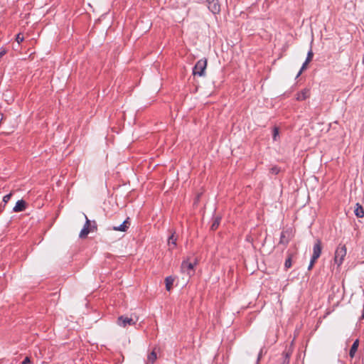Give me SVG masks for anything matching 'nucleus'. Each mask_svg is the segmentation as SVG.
<instances>
[{
	"label": "nucleus",
	"mask_w": 364,
	"mask_h": 364,
	"mask_svg": "<svg viewBox=\"0 0 364 364\" xmlns=\"http://www.w3.org/2000/svg\"><path fill=\"white\" fill-rule=\"evenodd\" d=\"M117 323L121 327H126L127 325L134 326L136 323L132 318H129L124 316H120L118 317Z\"/></svg>",
	"instance_id": "obj_4"
},
{
	"label": "nucleus",
	"mask_w": 364,
	"mask_h": 364,
	"mask_svg": "<svg viewBox=\"0 0 364 364\" xmlns=\"http://www.w3.org/2000/svg\"><path fill=\"white\" fill-rule=\"evenodd\" d=\"M281 364H289V354L288 353L283 354V360Z\"/></svg>",
	"instance_id": "obj_19"
},
{
	"label": "nucleus",
	"mask_w": 364,
	"mask_h": 364,
	"mask_svg": "<svg viewBox=\"0 0 364 364\" xmlns=\"http://www.w3.org/2000/svg\"><path fill=\"white\" fill-rule=\"evenodd\" d=\"M129 218L125 220L121 225L119 226H114L112 229L115 231H121V232H126L129 226L127 224H129Z\"/></svg>",
	"instance_id": "obj_11"
},
{
	"label": "nucleus",
	"mask_w": 364,
	"mask_h": 364,
	"mask_svg": "<svg viewBox=\"0 0 364 364\" xmlns=\"http://www.w3.org/2000/svg\"><path fill=\"white\" fill-rule=\"evenodd\" d=\"M321 251H322L321 241L318 239V240H316V242L314 245L313 254H312L311 258L317 260L319 258V257L321 256Z\"/></svg>",
	"instance_id": "obj_5"
},
{
	"label": "nucleus",
	"mask_w": 364,
	"mask_h": 364,
	"mask_svg": "<svg viewBox=\"0 0 364 364\" xmlns=\"http://www.w3.org/2000/svg\"><path fill=\"white\" fill-rule=\"evenodd\" d=\"M11 196H12L11 193L6 194V196H4L3 201L5 203H7L9 201V200L11 199Z\"/></svg>",
	"instance_id": "obj_24"
},
{
	"label": "nucleus",
	"mask_w": 364,
	"mask_h": 364,
	"mask_svg": "<svg viewBox=\"0 0 364 364\" xmlns=\"http://www.w3.org/2000/svg\"><path fill=\"white\" fill-rule=\"evenodd\" d=\"M303 70H301V69H300V70L299 71L297 75H296V78L299 77V76L302 73Z\"/></svg>",
	"instance_id": "obj_30"
},
{
	"label": "nucleus",
	"mask_w": 364,
	"mask_h": 364,
	"mask_svg": "<svg viewBox=\"0 0 364 364\" xmlns=\"http://www.w3.org/2000/svg\"><path fill=\"white\" fill-rule=\"evenodd\" d=\"M280 168L278 166H273L270 169V173L274 175H277L279 173Z\"/></svg>",
	"instance_id": "obj_20"
},
{
	"label": "nucleus",
	"mask_w": 364,
	"mask_h": 364,
	"mask_svg": "<svg viewBox=\"0 0 364 364\" xmlns=\"http://www.w3.org/2000/svg\"><path fill=\"white\" fill-rule=\"evenodd\" d=\"M220 221H221V217H220V216L215 217L213 220V223L210 226L211 230H217L220 225Z\"/></svg>",
	"instance_id": "obj_15"
},
{
	"label": "nucleus",
	"mask_w": 364,
	"mask_h": 364,
	"mask_svg": "<svg viewBox=\"0 0 364 364\" xmlns=\"http://www.w3.org/2000/svg\"><path fill=\"white\" fill-rule=\"evenodd\" d=\"M26 208V203L23 200H19L16 202L15 206L13 208V211L15 213L23 211Z\"/></svg>",
	"instance_id": "obj_10"
},
{
	"label": "nucleus",
	"mask_w": 364,
	"mask_h": 364,
	"mask_svg": "<svg viewBox=\"0 0 364 364\" xmlns=\"http://www.w3.org/2000/svg\"><path fill=\"white\" fill-rule=\"evenodd\" d=\"M346 254L347 248L346 245L340 243L336 249L333 258L334 262L337 264L338 267H340L343 263Z\"/></svg>",
	"instance_id": "obj_1"
},
{
	"label": "nucleus",
	"mask_w": 364,
	"mask_h": 364,
	"mask_svg": "<svg viewBox=\"0 0 364 364\" xmlns=\"http://www.w3.org/2000/svg\"><path fill=\"white\" fill-rule=\"evenodd\" d=\"M177 237L175 235V232H173L168 239V245L170 250H173L176 247Z\"/></svg>",
	"instance_id": "obj_12"
},
{
	"label": "nucleus",
	"mask_w": 364,
	"mask_h": 364,
	"mask_svg": "<svg viewBox=\"0 0 364 364\" xmlns=\"http://www.w3.org/2000/svg\"><path fill=\"white\" fill-rule=\"evenodd\" d=\"M207 67V60H199L193 69V74L194 75L203 76L205 74V70Z\"/></svg>",
	"instance_id": "obj_2"
},
{
	"label": "nucleus",
	"mask_w": 364,
	"mask_h": 364,
	"mask_svg": "<svg viewBox=\"0 0 364 364\" xmlns=\"http://www.w3.org/2000/svg\"><path fill=\"white\" fill-rule=\"evenodd\" d=\"M208 9L213 14H218L220 11V6L219 4L218 0H214V1L210 2V4L208 6Z\"/></svg>",
	"instance_id": "obj_8"
},
{
	"label": "nucleus",
	"mask_w": 364,
	"mask_h": 364,
	"mask_svg": "<svg viewBox=\"0 0 364 364\" xmlns=\"http://www.w3.org/2000/svg\"><path fill=\"white\" fill-rule=\"evenodd\" d=\"M31 363L29 357L26 356L23 360L21 362V364H30Z\"/></svg>",
	"instance_id": "obj_26"
},
{
	"label": "nucleus",
	"mask_w": 364,
	"mask_h": 364,
	"mask_svg": "<svg viewBox=\"0 0 364 364\" xmlns=\"http://www.w3.org/2000/svg\"><path fill=\"white\" fill-rule=\"evenodd\" d=\"M278 134H279V129L275 127L273 129V139L274 141L277 140V137Z\"/></svg>",
	"instance_id": "obj_23"
},
{
	"label": "nucleus",
	"mask_w": 364,
	"mask_h": 364,
	"mask_svg": "<svg viewBox=\"0 0 364 364\" xmlns=\"http://www.w3.org/2000/svg\"><path fill=\"white\" fill-rule=\"evenodd\" d=\"M197 262H190L188 260H183L181 265V270L183 273H186L188 275L191 276L194 274V267Z\"/></svg>",
	"instance_id": "obj_3"
},
{
	"label": "nucleus",
	"mask_w": 364,
	"mask_h": 364,
	"mask_svg": "<svg viewBox=\"0 0 364 364\" xmlns=\"http://www.w3.org/2000/svg\"><path fill=\"white\" fill-rule=\"evenodd\" d=\"M292 257H293V255L291 253L287 252V258L286 259L285 262H284V268L286 269H288L291 267Z\"/></svg>",
	"instance_id": "obj_18"
},
{
	"label": "nucleus",
	"mask_w": 364,
	"mask_h": 364,
	"mask_svg": "<svg viewBox=\"0 0 364 364\" xmlns=\"http://www.w3.org/2000/svg\"><path fill=\"white\" fill-rule=\"evenodd\" d=\"M291 231L289 230L282 231L280 235L279 243L287 245L291 239Z\"/></svg>",
	"instance_id": "obj_7"
},
{
	"label": "nucleus",
	"mask_w": 364,
	"mask_h": 364,
	"mask_svg": "<svg viewBox=\"0 0 364 364\" xmlns=\"http://www.w3.org/2000/svg\"><path fill=\"white\" fill-rule=\"evenodd\" d=\"M354 213L358 218H363L364 216L363 208L359 203H356Z\"/></svg>",
	"instance_id": "obj_14"
},
{
	"label": "nucleus",
	"mask_w": 364,
	"mask_h": 364,
	"mask_svg": "<svg viewBox=\"0 0 364 364\" xmlns=\"http://www.w3.org/2000/svg\"><path fill=\"white\" fill-rule=\"evenodd\" d=\"M313 56H314L313 51H312L311 49H310L309 51L307 53V56H306V60H307V62H310L312 60Z\"/></svg>",
	"instance_id": "obj_21"
},
{
	"label": "nucleus",
	"mask_w": 364,
	"mask_h": 364,
	"mask_svg": "<svg viewBox=\"0 0 364 364\" xmlns=\"http://www.w3.org/2000/svg\"><path fill=\"white\" fill-rule=\"evenodd\" d=\"M358 346H359V340L356 339L353 342V345L351 346V348L349 351V356L351 358H353L355 356V354L356 351L358 350Z\"/></svg>",
	"instance_id": "obj_13"
},
{
	"label": "nucleus",
	"mask_w": 364,
	"mask_h": 364,
	"mask_svg": "<svg viewBox=\"0 0 364 364\" xmlns=\"http://www.w3.org/2000/svg\"><path fill=\"white\" fill-rule=\"evenodd\" d=\"M173 282H174V278H173L171 276L167 277L165 279L166 289L167 291L171 290V289L172 288Z\"/></svg>",
	"instance_id": "obj_16"
},
{
	"label": "nucleus",
	"mask_w": 364,
	"mask_h": 364,
	"mask_svg": "<svg viewBox=\"0 0 364 364\" xmlns=\"http://www.w3.org/2000/svg\"><path fill=\"white\" fill-rule=\"evenodd\" d=\"M85 219H86V221H85V223L82 228V229L81 230L80 232V235H79V237L80 238H85L87 237V235L91 232L92 229H90V220L87 218V217L85 215Z\"/></svg>",
	"instance_id": "obj_6"
},
{
	"label": "nucleus",
	"mask_w": 364,
	"mask_h": 364,
	"mask_svg": "<svg viewBox=\"0 0 364 364\" xmlns=\"http://www.w3.org/2000/svg\"><path fill=\"white\" fill-rule=\"evenodd\" d=\"M261 356H262V350L259 352V355H258V358H257V362L258 363L261 358Z\"/></svg>",
	"instance_id": "obj_29"
},
{
	"label": "nucleus",
	"mask_w": 364,
	"mask_h": 364,
	"mask_svg": "<svg viewBox=\"0 0 364 364\" xmlns=\"http://www.w3.org/2000/svg\"><path fill=\"white\" fill-rule=\"evenodd\" d=\"M90 229H92L91 232L94 231L95 230H97V226L95 225L90 226Z\"/></svg>",
	"instance_id": "obj_28"
},
{
	"label": "nucleus",
	"mask_w": 364,
	"mask_h": 364,
	"mask_svg": "<svg viewBox=\"0 0 364 364\" xmlns=\"http://www.w3.org/2000/svg\"><path fill=\"white\" fill-rule=\"evenodd\" d=\"M309 63V62H307V60H305V62L303 63V65H302V66L301 68V70H305L306 68V66H307Z\"/></svg>",
	"instance_id": "obj_27"
},
{
	"label": "nucleus",
	"mask_w": 364,
	"mask_h": 364,
	"mask_svg": "<svg viewBox=\"0 0 364 364\" xmlns=\"http://www.w3.org/2000/svg\"><path fill=\"white\" fill-rule=\"evenodd\" d=\"M310 96V90L309 89L305 88L303 89L301 92H298L296 96V100L297 101H303L309 97Z\"/></svg>",
	"instance_id": "obj_9"
},
{
	"label": "nucleus",
	"mask_w": 364,
	"mask_h": 364,
	"mask_svg": "<svg viewBox=\"0 0 364 364\" xmlns=\"http://www.w3.org/2000/svg\"><path fill=\"white\" fill-rule=\"evenodd\" d=\"M212 1H214V0H206V2L208 3V4L209 5L210 4V2Z\"/></svg>",
	"instance_id": "obj_31"
},
{
	"label": "nucleus",
	"mask_w": 364,
	"mask_h": 364,
	"mask_svg": "<svg viewBox=\"0 0 364 364\" xmlns=\"http://www.w3.org/2000/svg\"><path fill=\"white\" fill-rule=\"evenodd\" d=\"M24 40L23 36L21 35V33H18L16 38V41L18 42V44H20L21 42H23Z\"/></svg>",
	"instance_id": "obj_22"
},
{
	"label": "nucleus",
	"mask_w": 364,
	"mask_h": 364,
	"mask_svg": "<svg viewBox=\"0 0 364 364\" xmlns=\"http://www.w3.org/2000/svg\"><path fill=\"white\" fill-rule=\"evenodd\" d=\"M316 262V259H314L313 258H311V261H310L309 265L308 267V270H311L313 268Z\"/></svg>",
	"instance_id": "obj_25"
},
{
	"label": "nucleus",
	"mask_w": 364,
	"mask_h": 364,
	"mask_svg": "<svg viewBox=\"0 0 364 364\" xmlns=\"http://www.w3.org/2000/svg\"><path fill=\"white\" fill-rule=\"evenodd\" d=\"M157 359V354L155 351V349H154L147 356V361L148 363H150L153 364Z\"/></svg>",
	"instance_id": "obj_17"
}]
</instances>
